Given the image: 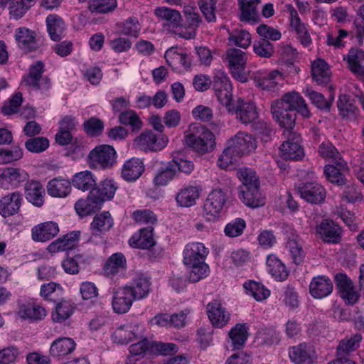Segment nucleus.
Wrapping results in <instances>:
<instances>
[{
  "label": "nucleus",
  "mask_w": 364,
  "mask_h": 364,
  "mask_svg": "<svg viewBox=\"0 0 364 364\" xmlns=\"http://www.w3.org/2000/svg\"><path fill=\"white\" fill-rule=\"evenodd\" d=\"M256 148L257 141L252 134L239 132L228 141V146L219 156L218 165L221 168H226L238 157L255 151Z\"/></svg>",
  "instance_id": "obj_1"
},
{
  "label": "nucleus",
  "mask_w": 364,
  "mask_h": 364,
  "mask_svg": "<svg viewBox=\"0 0 364 364\" xmlns=\"http://www.w3.org/2000/svg\"><path fill=\"white\" fill-rule=\"evenodd\" d=\"M185 144L200 155L213 151L215 148L214 134L202 124H190L184 134Z\"/></svg>",
  "instance_id": "obj_2"
},
{
  "label": "nucleus",
  "mask_w": 364,
  "mask_h": 364,
  "mask_svg": "<svg viewBox=\"0 0 364 364\" xmlns=\"http://www.w3.org/2000/svg\"><path fill=\"white\" fill-rule=\"evenodd\" d=\"M44 72V63L37 61L33 63L27 74L23 77V82L31 90L39 92L42 95H48L50 89V79L43 76Z\"/></svg>",
  "instance_id": "obj_3"
},
{
  "label": "nucleus",
  "mask_w": 364,
  "mask_h": 364,
  "mask_svg": "<svg viewBox=\"0 0 364 364\" xmlns=\"http://www.w3.org/2000/svg\"><path fill=\"white\" fill-rule=\"evenodd\" d=\"M117 153L109 145L102 144L93 149L88 155L90 166L97 168H111L116 162Z\"/></svg>",
  "instance_id": "obj_4"
},
{
  "label": "nucleus",
  "mask_w": 364,
  "mask_h": 364,
  "mask_svg": "<svg viewBox=\"0 0 364 364\" xmlns=\"http://www.w3.org/2000/svg\"><path fill=\"white\" fill-rule=\"evenodd\" d=\"M272 104L275 105L276 113H278V109L284 108L289 111L295 110L305 118L311 116L305 100L298 92H288L282 98L274 101Z\"/></svg>",
  "instance_id": "obj_5"
},
{
  "label": "nucleus",
  "mask_w": 364,
  "mask_h": 364,
  "mask_svg": "<svg viewBox=\"0 0 364 364\" xmlns=\"http://www.w3.org/2000/svg\"><path fill=\"white\" fill-rule=\"evenodd\" d=\"M168 139L164 134H156L151 130L144 131L134 141V145L145 151H157L166 146Z\"/></svg>",
  "instance_id": "obj_6"
},
{
  "label": "nucleus",
  "mask_w": 364,
  "mask_h": 364,
  "mask_svg": "<svg viewBox=\"0 0 364 364\" xmlns=\"http://www.w3.org/2000/svg\"><path fill=\"white\" fill-rule=\"evenodd\" d=\"M287 140L279 147L280 155L284 159L299 160L304 156V151L301 146V136L299 134L287 131L284 132Z\"/></svg>",
  "instance_id": "obj_7"
},
{
  "label": "nucleus",
  "mask_w": 364,
  "mask_h": 364,
  "mask_svg": "<svg viewBox=\"0 0 364 364\" xmlns=\"http://www.w3.org/2000/svg\"><path fill=\"white\" fill-rule=\"evenodd\" d=\"M225 59L233 77L241 82H246L247 77L244 71L247 61L245 53L240 49L229 48Z\"/></svg>",
  "instance_id": "obj_8"
},
{
  "label": "nucleus",
  "mask_w": 364,
  "mask_h": 364,
  "mask_svg": "<svg viewBox=\"0 0 364 364\" xmlns=\"http://www.w3.org/2000/svg\"><path fill=\"white\" fill-rule=\"evenodd\" d=\"M255 81L263 90L277 92L284 85V77L278 70L258 71L255 74Z\"/></svg>",
  "instance_id": "obj_9"
},
{
  "label": "nucleus",
  "mask_w": 364,
  "mask_h": 364,
  "mask_svg": "<svg viewBox=\"0 0 364 364\" xmlns=\"http://www.w3.org/2000/svg\"><path fill=\"white\" fill-rule=\"evenodd\" d=\"M335 282L340 296L346 304L353 305L358 301L360 294L350 277L345 274L338 273L335 276Z\"/></svg>",
  "instance_id": "obj_10"
},
{
  "label": "nucleus",
  "mask_w": 364,
  "mask_h": 364,
  "mask_svg": "<svg viewBox=\"0 0 364 364\" xmlns=\"http://www.w3.org/2000/svg\"><path fill=\"white\" fill-rule=\"evenodd\" d=\"M287 11L289 15L290 28L295 33L298 41L305 47L310 46L312 43L310 33L306 25L301 21L297 11L292 5H287Z\"/></svg>",
  "instance_id": "obj_11"
},
{
  "label": "nucleus",
  "mask_w": 364,
  "mask_h": 364,
  "mask_svg": "<svg viewBox=\"0 0 364 364\" xmlns=\"http://www.w3.org/2000/svg\"><path fill=\"white\" fill-rule=\"evenodd\" d=\"M112 306L114 311L122 314L127 313L135 301L132 296V291L126 285L123 287H114L112 289Z\"/></svg>",
  "instance_id": "obj_12"
},
{
  "label": "nucleus",
  "mask_w": 364,
  "mask_h": 364,
  "mask_svg": "<svg viewBox=\"0 0 364 364\" xmlns=\"http://www.w3.org/2000/svg\"><path fill=\"white\" fill-rule=\"evenodd\" d=\"M28 175L20 168L3 167L0 168V188L9 189L17 188L26 181Z\"/></svg>",
  "instance_id": "obj_13"
},
{
  "label": "nucleus",
  "mask_w": 364,
  "mask_h": 364,
  "mask_svg": "<svg viewBox=\"0 0 364 364\" xmlns=\"http://www.w3.org/2000/svg\"><path fill=\"white\" fill-rule=\"evenodd\" d=\"M225 202L226 196L221 189H215L210 192L203 205L207 219L212 220L218 218Z\"/></svg>",
  "instance_id": "obj_14"
},
{
  "label": "nucleus",
  "mask_w": 364,
  "mask_h": 364,
  "mask_svg": "<svg viewBox=\"0 0 364 364\" xmlns=\"http://www.w3.org/2000/svg\"><path fill=\"white\" fill-rule=\"evenodd\" d=\"M297 192L301 198L312 204H320L326 198L324 188L316 182L300 183Z\"/></svg>",
  "instance_id": "obj_15"
},
{
  "label": "nucleus",
  "mask_w": 364,
  "mask_h": 364,
  "mask_svg": "<svg viewBox=\"0 0 364 364\" xmlns=\"http://www.w3.org/2000/svg\"><path fill=\"white\" fill-rule=\"evenodd\" d=\"M282 232L287 239V247L289 250L293 262L296 264H299L303 261L304 253L299 235L295 230L288 225L282 226Z\"/></svg>",
  "instance_id": "obj_16"
},
{
  "label": "nucleus",
  "mask_w": 364,
  "mask_h": 364,
  "mask_svg": "<svg viewBox=\"0 0 364 364\" xmlns=\"http://www.w3.org/2000/svg\"><path fill=\"white\" fill-rule=\"evenodd\" d=\"M228 112L235 114L236 118L245 124L252 123L258 117L255 104L252 101H245L242 99H239L233 105V110H230Z\"/></svg>",
  "instance_id": "obj_17"
},
{
  "label": "nucleus",
  "mask_w": 364,
  "mask_h": 364,
  "mask_svg": "<svg viewBox=\"0 0 364 364\" xmlns=\"http://www.w3.org/2000/svg\"><path fill=\"white\" fill-rule=\"evenodd\" d=\"M289 356L296 364H312L316 358V352L311 344L301 343L289 348Z\"/></svg>",
  "instance_id": "obj_18"
},
{
  "label": "nucleus",
  "mask_w": 364,
  "mask_h": 364,
  "mask_svg": "<svg viewBox=\"0 0 364 364\" xmlns=\"http://www.w3.org/2000/svg\"><path fill=\"white\" fill-rule=\"evenodd\" d=\"M208 249L201 242H191L183 250V263L185 265L201 264L208 255Z\"/></svg>",
  "instance_id": "obj_19"
},
{
  "label": "nucleus",
  "mask_w": 364,
  "mask_h": 364,
  "mask_svg": "<svg viewBox=\"0 0 364 364\" xmlns=\"http://www.w3.org/2000/svg\"><path fill=\"white\" fill-rule=\"evenodd\" d=\"M316 231L325 242L337 244L341 240L342 229L331 220H323Z\"/></svg>",
  "instance_id": "obj_20"
},
{
  "label": "nucleus",
  "mask_w": 364,
  "mask_h": 364,
  "mask_svg": "<svg viewBox=\"0 0 364 364\" xmlns=\"http://www.w3.org/2000/svg\"><path fill=\"white\" fill-rule=\"evenodd\" d=\"M206 310L208 318L213 326L223 328L228 323L230 315L220 301L214 300L210 302L206 306Z\"/></svg>",
  "instance_id": "obj_21"
},
{
  "label": "nucleus",
  "mask_w": 364,
  "mask_h": 364,
  "mask_svg": "<svg viewBox=\"0 0 364 364\" xmlns=\"http://www.w3.org/2000/svg\"><path fill=\"white\" fill-rule=\"evenodd\" d=\"M333 289L330 278L325 275L314 277L309 284V293L314 299H323L329 296Z\"/></svg>",
  "instance_id": "obj_22"
},
{
  "label": "nucleus",
  "mask_w": 364,
  "mask_h": 364,
  "mask_svg": "<svg viewBox=\"0 0 364 364\" xmlns=\"http://www.w3.org/2000/svg\"><path fill=\"white\" fill-rule=\"evenodd\" d=\"M58 232V223L47 221L40 223L31 229V237L35 242H45L55 237Z\"/></svg>",
  "instance_id": "obj_23"
},
{
  "label": "nucleus",
  "mask_w": 364,
  "mask_h": 364,
  "mask_svg": "<svg viewBox=\"0 0 364 364\" xmlns=\"http://www.w3.org/2000/svg\"><path fill=\"white\" fill-rule=\"evenodd\" d=\"M17 314L22 319L33 322L43 320L46 316L47 312L41 305L31 302H23L18 306Z\"/></svg>",
  "instance_id": "obj_24"
},
{
  "label": "nucleus",
  "mask_w": 364,
  "mask_h": 364,
  "mask_svg": "<svg viewBox=\"0 0 364 364\" xmlns=\"http://www.w3.org/2000/svg\"><path fill=\"white\" fill-rule=\"evenodd\" d=\"M141 333V328L137 323H128L117 328L112 333L114 343L127 344Z\"/></svg>",
  "instance_id": "obj_25"
},
{
  "label": "nucleus",
  "mask_w": 364,
  "mask_h": 364,
  "mask_svg": "<svg viewBox=\"0 0 364 364\" xmlns=\"http://www.w3.org/2000/svg\"><path fill=\"white\" fill-rule=\"evenodd\" d=\"M238 197L246 206L251 208L262 207L266 201L259 187L241 188Z\"/></svg>",
  "instance_id": "obj_26"
},
{
  "label": "nucleus",
  "mask_w": 364,
  "mask_h": 364,
  "mask_svg": "<svg viewBox=\"0 0 364 364\" xmlns=\"http://www.w3.org/2000/svg\"><path fill=\"white\" fill-rule=\"evenodd\" d=\"M22 200V196L18 191L2 197L0 200V214L6 218L17 213L20 209Z\"/></svg>",
  "instance_id": "obj_27"
},
{
  "label": "nucleus",
  "mask_w": 364,
  "mask_h": 364,
  "mask_svg": "<svg viewBox=\"0 0 364 364\" xmlns=\"http://www.w3.org/2000/svg\"><path fill=\"white\" fill-rule=\"evenodd\" d=\"M200 195V189L198 186H185L176 193L175 200L178 206L188 208L196 204Z\"/></svg>",
  "instance_id": "obj_28"
},
{
  "label": "nucleus",
  "mask_w": 364,
  "mask_h": 364,
  "mask_svg": "<svg viewBox=\"0 0 364 364\" xmlns=\"http://www.w3.org/2000/svg\"><path fill=\"white\" fill-rule=\"evenodd\" d=\"M344 60L347 61L350 70L358 79L364 81V66L361 64L364 60V51L361 49L351 48Z\"/></svg>",
  "instance_id": "obj_29"
},
{
  "label": "nucleus",
  "mask_w": 364,
  "mask_h": 364,
  "mask_svg": "<svg viewBox=\"0 0 364 364\" xmlns=\"http://www.w3.org/2000/svg\"><path fill=\"white\" fill-rule=\"evenodd\" d=\"M76 347L75 341L68 337L55 339L50 345V354L54 358H61L70 354Z\"/></svg>",
  "instance_id": "obj_30"
},
{
  "label": "nucleus",
  "mask_w": 364,
  "mask_h": 364,
  "mask_svg": "<svg viewBox=\"0 0 364 364\" xmlns=\"http://www.w3.org/2000/svg\"><path fill=\"white\" fill-rule=\"evenodd\" d=\"M114 225L113 218L110 213L104 211L100 214H97L93 218L90 224V230L93 236H102L107 232L109 231Z\"/></svg>",
  "instance_id": "obj_31"
},
{
  "label": "nucleus",
  "mask_w": 364,
  "mask_h": 364,
  "mask_svg": "<svg viewBox=\"0 0 364 364\" xmlns=\"http://www.w3.org/2000/svg\"><path fill=\"white\" fill-rule=\"evenodd\" d=\"M126 287L132 291L135 300H140L146 297L150 292L151 282L144 274H139L133 279L132 284Z\"/></svg>",
  "instance_id": "obj_32"
},
{
  "label": "nucleus",
  "mask_w": 364,
  "mask_h": 364,
  "mask_svg": "<svg viewBox=\"0 0 364 364\" xmlns=\"http://www.w3.org/2000/svg\"><path fill=\"white\" fill-rule=\"evenodd\" d=\"M153 230L154 228L151 226L140 229L129 239L130 246L140 249H148L154 246L155 242L153 238Z\"/></svg>",
  "instance_id": "obj_33"
},
{
  "label": "nucleus",
  "mask_w": 364,
  "mask_h": 364,
  "mask_svg": "<svg viewBox=\"0 0 364 364\" xmlns=\"http://www.w3.org/2000/svg\"><path fill=\"white\" fill-rule=\"evenodd\" d=\"M79 235L80 232L75 231L68 233L52 242L48 246L47 250L51 253L70 250L77 245Z\"/></svg>",
  "instance_id": "obj_34"
},
{
  "label": "nucleus",
  "mask_w": 364,
  "mask_h": 364,
  "mask_svg": "<svg viewBox=\"0 0 364 364\" xmlns=\"http://www.w3.org/2000/svg\"><path fill=\"white\" fill-rule=\"evenodd\" d=\"M101 207L102 200L97 198L91 191L86 199H79L75 204V209L81 217L87 216Z\"/></svg>",
  "instance_id": "obj_35"
},
{
  "label": "nucleus",
  "mask_w": 364,
  "mask_h": 364,
  "mask_svg": "<svg viewBox=\"0 0 364 364\" xmlns=\"http://www.w3.org/2000/svg\"><path fill=\"white\" fill-rule=\"evenodd\" d=\"M144 171V164L137 158H132L124 164L122 168V177L127 181H134Z\"/></svg>",
  "instance_id": "obj_36"
},
{
  "label": "nucleus",
  "mask_w": 364,
  "mask_h": 364,
  "mask_svg": "<svg viewBox=\"0 0 364 364\" xmlns=\"http://www.w3.org/2000/svg\"><path fill=\"white\" fill-rule=\"evenodd\" d=\"M154 14L170 28H176L182 25V16L177 10L161 6L156 8Z\"/></svg>",
  "instance_id": "obj_37"
},
{
  "label": "nucleus",
  "mask_w": 364,
  "mask_h": 364,
  "mask_svg": "<svg viewBox=\"0 0 364 364\" xmlns=\"http://www.w3.org/2000/svg\"><path fill=\"white\" fill-rule=\"evenodd\" d=\"M266 263L268 272L276 280L282 282L287 278L289 273L287 267L276 255H269Z\"/></svg>",
  "instance_id": "obj_38"
},
{
  "label": "nucleus",
  "mask_w": 364,
  "mask_h": 364,
  "mask_svg": "<svg viewBox=\"0 0 364 364\" xmlns=\"http://www.w3.org/2000/svg\"><path fill=\"white\" fill-rule=\"evenodd\" d=\"M70 182L63 178H53L47 185V192L52 197L65 198L70 194Z\"/></svg>",
  "instance_id": "obj_39"
},
{
  "label": "nucleus",
  "mask_w": 364,
  "mask_h": 364,
  "mask_svg": "<svg viewBox=\"0 0 364 364\" xmlns=\"http://www.w3.org/2000/svg\"><path fill=\"white\" fill-rule=\"evenodd\" d=\"M25 195L27 200L36 207H41L44 203L45 190L38 181H31L26 185Z\"/></svg>",
  "instance_id": "obj_40"
},
{
  "label": "nucleus",
  "mask_w": 364,
  "mask_h": 364,
  "mask_svg": "<svg viewBox=\"0 0 364 364\" xmlns=\"http://www.w3.org/2000/svg\"><path fill=\"white\" fill-rule=\"evenodd\" d=\"M46 26L50 38L53 41H59L64 36L65 26L60 17L53 14L48 15L46 18Z\"/></svg>",
  "instance_id": "obj_41"
},
{
  "label": "nucleus",
  "mask_w": 364,
  "mask_h": 364,
  "mask_svg": "<svg viewBox=\"0 0 364 364\" xmlns=\"http://www.w3.org/2000/svg\"><path fill=\"white\" fill-rule=\"evenodd\" d=\"M165 58L168 64L173 69L180 67L188 70L191 66V60L186 53H179L174 48H170L165 53Z\"/></svg>",
  "instance_id": "obj_42"
},
{
  "label": "nucleus",
  "mask_w": 364,
  "mask_h": 364,
  "mask_svg": "<svg viewBox=\"0 0 364 364\" xmlns=\"http://www.w3.org/2000/svg\"><path fill=\"white\" fill-rule=\"evenodd\" d=\"M275 105L272 104L271 112L273 117L277 120L279 125L287 131H291L295 124L296 114L292 111H289L284 108L278 109V113H276Z\"/></svg>",
  "instance_id": "obj_43"
},
{
  "label": "nucleus",
  "mask_w": 364,
  "mask_h": 364,
  "mask_svg": "<svg viewBox=\"0 0 364 364\" xmlns=\"http://www.w3.org/2000/svg\"><path fill=\"white\" fill-rule=\"evenodd\" d=\"M318 153L321 157L334 162L340 167L346 166V163L341 158L340 153L329 141H323L319 145Z\"/></svg>",
  "instance_id": "obj_44"
},
{
  "label": "nucleus",
  "mask_w": 364,
  "mask_h": 364,
  "mask_svg": "<svg viewBox=\"0 0 364 364\" xmlns=\"http://www.w3.org/2000/svg\"><path fill=\"white\" fill-rule=\"evenodd\" d=\"M72 182L74 187L82 191L92 190L97 184L94 175L89 171L77 173Z\"/></svg>",
  "instance_id": "obj_45"
},
{
  "label": "nucleus",
  "mask_w": 364,
  "mask_h": 364,
  "mask_svg": "<svg viewBox=\"0 0 364 364\" xmlns=\"http://www.w3.org/2000/svg\"><path fill=\"white\" fill-rule=\"evenodd\" d=\"M118 188L117 183L114 180L107 178L103 181L98 188H94L91 191L97 198L102 200V205L107 200L112 199Z\"/></svg>",
  "instance_id": "obj_46"
},
{
  "label": "nucleus",
  "mask_w": 364,
  "mask_h": 364,
  "mask_svg": "<svg viewBox=\"0 0 364 364\" xmlns=\"http://www.w3.org/2000/svg\"><path fill=\"white\" fill-rule=\"evenodd\" d=\"M229 337L232 350L241 349L248 337L247 327L245 324H237L229 332Z\"/></svg>",
  "instance_id": "obj_47"
},
{
  "label": "nucleus",
  "mask_w": 364,
  "mask_h": 364,
  "mask_svg": "<svg viewBox=\"0 0 364 364\" xmlns=\"http://www.w3.org/2000/svg\"><path fill=\"white\" fill-rule=\"evenodd\" d=\"M313 79L318 84H324L330 80V71L328 64L321 59L315 60L311 66Z\"/></svg>",
  "instance_id": "obj_48"
},
{
  "label": "nucleus",
  "mask_w": 364,
  "mask_h": 364,
  "mask_svg": "<svg viewBox=\"0 0 364 364\" xmlns=\"http://www.w3.org/2000/svg\"><path fill=\"white\" fill-rule=\"evenodd\" d=\"M126 268V259L122 253L113 254L106 262L104 267L105 274L112 276Z\"/></svg>",
  "instance_id": "obj_49"
},
{
  "label": "nucleus",
  "mask_w": 364,
  "mask_h": 364,
  "mask_svg": "<svg viewBox=\"0 0 364 364\" xmlns=\"http://www.w3.org/2000/svg\"><path fill=\"white\" fill-rule=\"evenodd\" d=\"M362 340L361 335L356 333L350 337H346L341 340L337 346V354L339 356H344L355 351L360 346Z\"/></svg>",
  "instance_id": "obj_50"
},
{
  "label": "nucleus",
  "mask_w": 364,
  "mask_h": 364,
  "mask_svg": "<svg viewBox=\"0 0 364 364\" xmlns=\"http://www.w3.org/2000/svg\"><path fill=\"white\" fill-rule=\"evenodd\" d=\"M23 156V151L19 146L10 148L0 146V165L12 164L19 161Z\"/></svg>",
  "instance_id": "obj_51"
},
{
  "label": "nucleus",
  "mask_w": 364,
  "mask_h": 364,
  "mask_svg": "<svg viewBox=\"0 0 364 364\" xmlns=\"http://www.w3.org/2000/svg\"><path fill=\"white\" fill-rule=\"evenodd\" d=\"M15 39L22 49H31L35 44V33L26 27H21L15 31Z\"/></svg>",
  "instance_id": "obj_52"
},
{
  "label": "nucleus",
  "mask_w": 364,
  "mask_h": 364,
  "mask_svg": "<svg viewBox=\"0 0 364 364\" xmlns=\"http://www.w3.org/2000/svg\"><path fill=\"white\" fill-rule=\"evenodd\" d=\"M243 287L246 293L252 296L258 301L265 300L270 295V291L259 282L249 281L245 282Z\"/></svg>",
  "instance_id": "obj_53"
},
{
  "label": "nucleus",
  "mask_w": 364,
  "mask_h": 364,
  "mask_svg": "<svg viewBox=\"0 0 364 364\" xmlns=\"http://www.w3.org/2000/svg\"><path fill=\"white\" fill-rule=\"evenodd\" d=\"M228 41L230 44L247 48L251 43L252 38L250 33L246 30L234 29L229 33Z\"/></svg>",
  "instance_id": "obj_54"
},
{
  "label": "nucleus",
  "mask_w": 364,
  "mask_h": 364,
  "mask_svg": "<svg viewBox=\"0 0 364 364\" xmlns=\"http://www.w3.org/2000/svg\"><path fill=\"white\" fill-rule=\"evenodd\" d=\"M73 304L66 300H62L55 306V312L52 313V319L55 322H63L68 319L73 313Z\"/></svg>",
  "instance_id": "obj_55"
},
{
  "label": "nucleus",
  "mask_w": 364,
  "mask_h": 364,
  "mask_svg": "<svg viewBox=\"0 0 364 364\" xmlns=\"http://www.w3.org/2000/svg\"><path fill=\"white\" fill-rule=\"evenodd\" d=\"M258 0H240V19L242 21H255L257 18Z\"/></svg>",
  "instance_id": "obj_56"
},
{
  "label": "nucleus",
  "mask_w": 364,
  "mask_h": 364,
  "mask_svg": "<svg viewBox=\"0 0 364 364\" xmlns=\"http://www.w3.org/2000/svg\"><path fill=\"white\" fill-rule=\"evenodd\" d=\"M238 178L242 181L241 188L259 187V181L256 172L250 168H242L237 172Z\"/></svg>",
  "instance_id": "obj_57"
},
{
  "label": "nucleus",
  "mask_w": 364,
  "mask_h": 364,
  "mask_svg": "<svg viewBox=\"0 0 364 364\" xmlns=\"http://www.w3.org/2000/svg\"><path fill=\"white\" fill-rule=\"evenodd\" d=\"M117 6V0H90L89 9L92 13L105 14Z\"/></svg>",
  "instance_id": "obj_58"
},
{
  "label": "nucleus",
  "mask_w": 364,
  "mask_h": 364,
  "mask_svg": "<svg viewBox=\"0 0 364 364\" xmlns=\"http://www.w3.org/2000/svg\"><path fill=\"white\" fill-rule=\"evenodd\" d=\"M253 51L258 57L269 58L274 53V47L268 40L260 38L254 42Z\"/></svg>",
  "instance_id": "obj_59"
},
{
  "label": "nucleus",
  "mask_w": 364,
  "mask_h": 364,
  "mask_svg": "<svg viewBox=\"0 0 364 364\" xmlns=\"http://www.w3.org/2000/svg\"><path fill=\"white\" fill-rule=\"evenodd\" d=\"M176 171L173 164L160 168L154 178V183L158 186H164L173 179Z\"/></svg>",
  "instance_id": "obj_60"
},
{
  "label": "nucleus",
  "mask_w": 364,
  "mask_h": 364,
  "mask_svg": "<svg viewBox=\"0 0 364 364\" xmlns=\"http://www.w3.org/2000/svg\"><path fill=\"white\" fill-rule=\"evenodd\" d=\"M338 167L333 165H327L324 168V173L327 179L333 183H336L338 186H341L346 183V179L341 172V169H344L346 166Z\"/></svg>",
  "instance_id": "obj_61"
},
{
  "label": "nucleus",
  "mask_w": 364,
  "mask_h": 364,
  "mask_svg": "<svg viewBox=\"0 0 364 364\" xmlns=\"http://www.w3.org/2000/svg\"><path fill=\"white\" fill-rule=\"evenodd\" d=\"M186 266L191 269L188 279L191 282H198L208 275L209 267L205 262H201V264Z\"/></svg>",
  "instance_id": "obj_62"
},
{
  "label": "nucleus",
  "mask_w": 364,
  "mask_h": 364,
  "mask_svg": "<svg viewBox=\"0 0 364 364\" xmlns=\"http://www.w3.org/2000/svg\"><path fill=\"white\" fill-rule=\"evenodd\" d=\"M246 227L245 220L240 218H235L228 223L224 229L226 236L230 237H236L241 235Z\"/></svg>",
  "instance_id": "obj_63"
},
{
  "label": "nucleus",
  "mask_w": 364,
  "mask_h": 364,
  "mask_svg": "<svg viewBox=\"0 0 364 364\" xmlns=\"http://www.w3.org/2000/svg\"><path fill=\"white\" fill-rule=\"evenodd\" d=\"M337 107L340 114L344 117H349L356 113L357 107L354 105L350 97L346 95H341L337 102Z\"/></svg>",
  "instance_id": "obj_64"
}]
</instances>
